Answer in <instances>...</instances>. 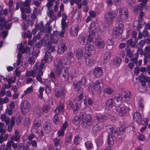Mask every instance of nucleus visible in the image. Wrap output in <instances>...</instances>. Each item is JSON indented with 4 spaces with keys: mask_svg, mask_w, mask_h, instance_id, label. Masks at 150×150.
Wrapping results in <instances>:
<instances>
[{
    "mask_svg": "<svg viewBox=\"0 0 150 150\" xmlns=\"http://www.w3.org/2000/svg\"><path fill=\"white\" fill-rule=\"evenodd\" d=\"M21 136L19 133L16 129L14 132V134L12 136L6 144V146L4 150H16L15 149L18 147L17 143H15L14 141L18 142H19Z\"/></svg>",
    "mask_w": 150,
    "mask_h": 150,
    "instance_id": "1",
    "label": "nucleus"
},
{
    "mask_svg": "<svg viewBox=\"0 0 150 150\" xmlns=\"http://www.w3.org/2000/svg\"><path fill=\"white\" fill-rule=\"evenodd\" d=\"M64 34V32L63 30L59 33L57 31H54L53 33L51 34L50 37V39L49 41L50 42L58 44H61L62 42V39L61 38H57L59 35L61 38H63Z\"/></svg>",
    "mask_w": 150,
    "mask_h": 150,
    "instance_id": "2",
    "label": "nucleus"
},
{
    "mask_svg": "<svg viewBox=\"0 0 150 150\" xmlns=\"http://www.w3.org/2000/svg\"><path fill=\"white\" fill-rule=\"evenodd\" d=\"M117 11L119 14L116 18V20L118 22H120L127 19L128 18L127 10L126 8H118Z\"/></svg>",
    "mask_w": 150,
    "mask_h": 150,
    "instance_id": "3",
    "label": "nucleus"
},
{
    "mask_svg": "<svg viewBox=\"0 0 150 150\" xmlns=\"http://www.w3.org/2000/svg\"><path fill=\"white\" fill-rule=\"evenodd\" d=\"M82 116L83 125L84 127H91L92 126V121L91 115L90 114H86L85 113H81V115Z\"/></svg>",
    "mask_w": 150,
    "mask_h": 150,
    "instance_id": "4",
    "label": "nucleus"
},
{
    "mask_svg": "<svg viewBox=\"0 0 150 150\" xmlns=\"http://www.w3.org/2000/svg\"><path fill=\"white\" fill-rule=\"evenodd\" d=\"M116 14L115 11H108L106 12L104 16V19L106 23L108 24H112L113 22Z\"/></svg>",
    "mask_w": 150,
    "mask_h": 150,
    "instance_id": "5",
    "label": "nucleus"
},
{
    "mask_svg": "<svg viewBox=\"0 0 150 150\" xmlns=\"http://www.w3.org/2000/svg\"><path fill=\"white\" fill-rule=\"evenodd\" d=\"M54 62L55 68V71L57 76L59 77L61 74L63 67L62 61L60 59L58 58L55 59Z\"/></svg>",
    "mask_w": 150,
    "mask_h": 150,
    "instance_id": "6",
    "label": "nucleus"
},
{
    "mask_svg": "<svg viewBox=\"0 0 150 150\" xmlns=\"http://www.w3.org/2000/svg\"><path fill=\"white\" fill-rule=\"evenodd\" d=\"M97 31V29L96 27L94 26V25L91 23L89 27V34L88 36V38L90 42L93 40V38L95 37Z\"/></svg>",
    "mask_w": 150,
    "mask_h": 150,
    "instance_id": "7",
    "label": "nucleus"
},
{
    "mask_svg": "<svg viewBox=\"0 0 150 150\" xmlns=\"http://www.w3.org/2000/svg\"><path fill=\"white\" fill-rule=\"evenodd\" d=\"M22 112L24 114L27 113L30 109V106L29 102L24 100L21 105Z\"/></svg>",
    "mask_w": 150,
    "mask_h": 150,
    "instance_id": "8",
    "label": "nucleus"
},
{
    "mask_svg": "<svg viewBox=\"0 0 150 150\" xmlns=\"http://www.w3.org/2000/svg\"><path fill=\"white\" fill-rule=\"evenodd\" d=\"M62 76L64 80L66 81H68L69 80H72L73 77L70 73H69L67 69H64V71H62Z\"/></svg>",
    "mask_w": 150,
    "mask_h": 150,
    "instance_id": "9",
    "label": "nucleus"
},
{
    "mask_svg": "<svg viewBox=\"0 0 150 150\" xmlns=\"http://www.w3.org/2000/svg\"><path fill=\"white\" fill-rule=\"evenodd\" d=\"M103 87V82L101 79L96 81L93 86V88L98 92H100L101 89Z\"/></svg>",
    "mask_w": 150,
    "mask_h": 150,
    "instance_id": "10",
    "label": "nucleus"
},
{
    "mask_svg": "<svg viewBox=\"0 0 150 150\" xmlns=\"http://www.w3.org/2000/svg\"><path fill=\"white\" fill-rule=\"evenodd\" d=\"M66 91L64 88L63 87L61 89L60 91L59 89L56 88L54 91V95L57 98H59L61 96L62 98H64L65 96Z\"/></svg>",
    "mask_w": 150,
    "mask_h": 150,
    "instance_id": "11",
    "label": "nucleus"
},
{
    "mask_svg": "<svg viewBox=\"0 0 150 150\" xmlns=\"http://www.w3.org/2000/svg\"><path fill=\"white\" fill-rule=\"evenodd\" d=\"M79 29V25L77 24L75 25L71 28L69 33L72 37H75L77 35Z\"/></svg>",
    "mask_w": 150,
    "mask_h": 150,
    "instance_id": "12",
    "label": "nucleus"
},
{
    "mask_svg": "<svg viewBox=\"0 0 150 150\" xmlns=\"http://www.w3.org/2000/svg\"><path fill=\"white\" fill-rule=\"evenodd\" d=\"M74 84V87L78 93H81L80 95L78 97V100L80 101L82 98L83 97V91L82 89L81 88L80 86L79 85V83H76Z\"/></svg>",
    "mask_w": 150,
    "mask_h": 150,
    "instance_id": "13",
    "label": "nucleus"
},
{
    "mask_svg": "<svg viewBox=\"0 0 150 150\" xmlns=\"http://www.w3.org/2000/svg\"><path fill=\"white\" fill-rule=\"evenodd\" d=\"M78 40L81 44L85 45L87 44V35L84 33L81 34L78 37Z\"/></svg>",
    "mask_w": 150,
    "mask_h": 150,
    "instance_id": "14",
    "label": "nucleus"
},
{
    "mask_svg": "<svg viewBox=\"0 0 150 150\" xmlns=\"http://www.w3.org/2000/svg\"><path fill=\"white\" fill-rule=\"evenodd\" d=\"M95 44L96 46L99 48H103L105 46V43L104 41L100 38L97 37L96 38Z\"/></svg>",
    "mask_w": 150,
    "mask_h": 150,
    "instance_id": "15",
    "label": "nucleus"
},
{
    "mask_svg": "<svg viewBox=\"0 0 150 150\" xmlns=\"http://www.w3.org/2000/svg\"><path fill=\"white\" fill-rule=\"evenodd\" d=\"M122 96V99L126 103L128 102L131 97L130 92L128 91L123 92Z\"/></svg>",
    "mask_w": 150,
    "mask_h": 150,
    "instance_id": "16",
    "label": "nucleus"
},
{
    "mask_svg": "<svg viewBox=\"0 0 150 150\" xmlns=\"http://www.w3.org/2000/svg\"><path fill=\"white\" fill-rule=\"evenodd\" d=\"M107 131L109 133V135L112 136V137H117L118 136V133L117 129L112 128V126H110L107 129Z\"/></svg>",
    "mask_w": 150,
    "mask_h": 150,
    "instance_id": "17",
    "label": "nucleus"
},
{
    "mask_svg": "<svg viewBox=\"0 0 150 150\" xmlns=\"http://www.w3.org/2000/svg\"><path fill=\"white\" fill-rule=\"evenodd\" d=\"M48 35H46L45 38L40 40L39 42H37L36 44V46L38 48H40L42 47L45 46L46 44V39L48 38Z\"/></svg>",
    "mask_w": 150,
    "mask_h": 150,
    "instance_id": "18",
    "label": "nucleus"
},
{
    "mask_svg": "<svg viewBox=\"0 0 150 150\" xmlns=\"http://www.w3.org/2000/svg\"><path fill=\"white\" fill-rule=\"evenodd\" d=\"M94 76L97 77H100L103 74V70L100 67L95 68L93 71Z\"/></svg>",
    "mask_w": 150,
    "mask_h": 150,
    "instance_id": "19",
    "label": "nucleus"
},
{
    "mask_svg": "<svg viewBox=\"0 0 150 150\" xmlns=\"http://www.w3.org/2000/svg\"><path fill=\"white\" fill-rule=\"evenodd\" d=\"M123 32L122 29H120L118 27H115L114 28L112 32V36L113 38H116L118 35Z\"/></svg>",
    "mask_w": 150,
    "mask_h": 150,
    "instance_id": "20",
    "label": "nucleus"
},
{
    "mask_svg": "<svg viewBox=\"0 0 150 150\" xmlns=\"http://www.w3.org/2000/svg\"><path fill=\"white\" fill-rule=\"evenodd\" d=\"M149 34L148 31L146 29H144L142 32L139 31L138 34L137 39H141L142 37L146 38L149 37Z\"/></svg>",
    "mask_w": 150,
    "mask_h": 150,
    "instance_id": "21",
    "label": "nucleus"
},
{
    "mask_svg": "<svg viewBox=\"0 0 150 150\" xmlns=\"http://www.w3.org/2000/svg\"><path fill=\"white\" fill-rule=\"evenodd\" d=\"M146 2H142L138 6V7L135 6L134 8V12L136 14H138V11H141L143 10V8L145 6Z\"/></svg>",
    "mask_w": 150,
    "mask_h": 150,
    "instance_id": "22",
    "label": "nucleus"
},
{
    "mask_svg": "<svg viewBox=\"0 0 150 150\" xmlns=\"http://www.w3.org/2000/svg\"><path fill=\"white\" fill-rule=\"evenodd\" d=\"M113 99V101L116 104V106H118L122 103V100L120 95L119 94H116L115 98Z\"/></svg>",
    "mask_w": 150,
    "mask_h": 150,
    "instance_id": "23",
    "label": "nucleus"
},
{
    "mask_svg": "<svg viewBox=\"0 0 150 150\" xmlns=\"http://www.w3.org/2000/svg\"><path fill=\"white\" fill-rule=\"evenodd\" d=\"M137 42V40L136 39L135 41H133L132 39L131 38L126 41V43L127 45L130 46L131 47L136 48V43Z\"/></svg>",
    "mask_w": 150,
    "mask_h": 150,
    "instance_id": "24",
    "label": "nucleus"
},
{
    "mask_svg": "<svg viewBox=\"0 0 150 150\" xmlns=\"http://www.w3.org/2000/svg\"><path fill=\"white\" fill-rule=\"evenodd\" d=\"M134 120L138 123L140 122L142 120V115L139 112H136L133 114Z\"/></svg>",
    "mask_w": 150,
    "mask_h": 150,
    "instance_id": "25",
    "label": "nucleus"
},
{
    "mask_svg": "<svg viewBox=\"0 0 150 150\" xmlns=\"http://www.w3.org/2000/svg\"><path fill=\"white\" fill-rule=\"evenodd\" d=\"M43 129L46 133L50 132L51 129V124L49 122H45L43 124Z\"/></svg>",
    "mask_w": 150,
    "mask_h": 150,
    "instance_id": "26",
    "label": "nucleus"
},
{
    "mask_svg": "<svg viewBox=\"0 0 150 150\" xmlns=\"http://www.w3.org/2000/svg\"><path fill=\"white\" fill-rule=\"evenodd\" d=\"M76 56L79 60L82 59L83 57V51L82 49H79L76 50Z\"/></svg>",
    "mask_w": 150,
    "mask_h": 150,
    "instance_id": "27",
    "label": "nucleus"
},
{
    "mask_svg": "<svg viewBox=\"0 0 150 150\" xmlns=\"http://www.w3.org/2000/svg\"><path fill=\"white\" fill-rule=\"evenodd\" d=\"M0 119L2 121L5 122L6 125H9L10 118L9 117L7 116L6 114H4L1 115V116Z\"/></svg>",
    "mask_w": 150,
    "mask_h": 150,
    "instance_id": "28",
    "label": "nucleus"
},
{
    "mask_svg": "<svg viewBox=\"0 0 150 150\" xmlns=\"http://www.w3.org/2000/svg\"><path fill=\"white\" fill-rule=\"evenodd\" d=\"M67 47L64 43H62L61 44L59 47L58 49V53L62 54L67 50Z\"/></svg>",
    "mask_w": 150,
    "mask_h": 150,
    "instance_id": "29",
    "label": "nucleus"
},
{
    "mask_svg": "<svg viewBox=\"0 0 150 150\" xmlns=\"http://www.w3.org/2000/svg\"><path fill=\"white\" fill-rule=\"evenodd\" d=\"M43 60L46 63L47 62H51L52 60V57L50 53L48 52H47L45 54V55L43 58Z\"/></svg>",
    "mask_w": 150,
    "mask_h": 150,
    "instance_id": "30",
    "label": "nucleus"
},
{
    "mask_svg": "<svg viewBox=\"0 0 150 150\" xmlns=\"http://www.w3.org/2000/svg\"><path fill=\"white\" fill-rule=\"evenodd\" d=\"M64 108V105L62 103H61L59 106L57 107L54 111L55 114L58 115L61 111H63Z\"/></svg>",
    "mask_w": 150,
    "mask_h": 150,
    "instance_id": "31",
    "label": "nucleus"
},
{
    "mask_svg": "<svg viewBox=\"0 0 150 150\" xmlns=\"http://www.w3.org/2000/svg\"><path fill=\"white\" fill-rule=\"evenodd\" d=\"M49 12L47 13V16L49 17L52 20L51 22L53 21L56 20L57 19V17L54 14V12L52 10H48Z\"/></svg>",
    "mask_w": 150,
    "mask_h": 150,
    "instance_id": "32",
    "label": "nucleus"
},
{
    "mask_svg": "<svg viewBox=\"0 0 150 150\" xmlns=\"http://www.w3.org/2000/svg\"><path fill=\"white\" fill-rule=\"evenodd\" d=\"M116 109L119 115L121 116H124V114L125 113L126 111L124 107L116 106Z\"/></svg>",
    "mask_w": 150,
    "mask_h": 150,
    "instance_id": "33",
    "label": "nucleus"
},
{
    "mask_svg": "<svg viewBox=\"0 0 150 150\" xmlns=\"http://www.w3.org/2000/svg\"><path fill=\"white\" fill-rule=\"evenodd\" d=\"M87 51L88 52H86L88 55L94 54L95 52V47L92 44H90L87 47Z\"/></svg>",
    "mask_w": 150,
    "mask_h": 150,
    "instance_id": "34",
    "label": "nucleus"
},
{
    "mask_svg": "<svg viewBox=\"0 0 150 150\" xmlns=\"http://www.w3.org/2000/svg\"><path fill=\"white\" fill-rule=\"evenodd\" d=\"M81 113L75 117L74 119L73 120V122L76 125H79L80 122L81 120H82V116H81Z\"/></svg>",
    "mask_w": 150,
    "mask_h": 150,
    "instance_id": "35",
    "label": "nucleus"
},
{
    "mask_svg": "<svg viewBox=\"0 0 150 150\" xmlns=\"http://www.w3.org/2000/svg\"><path fill=\"white\" fill-rule=\"evenodd\" d=\"M111 56L110 53L109 52H107L105 53L103 56V62L106 63L110 59Z\"/></svg>",
    "mask_w": 150,
    "mask_h": 150,
    "instance_id": "36",
    "label": "nucleus"
},
{
    "mask_svg": "<svg viewBox=\"0 0 150 150\" xmlns=\"http://www.w3.org/2000/svg\"><path fill=\"white\" fill-rule=\"evenodd\" d=\"M36 72L34 70L30 71L27 70L26 73V75L27 77L32 76L33 77H35L36 76Z\"/></svg>",
    "mask_w": 150,
    "mask_h": 150,
    "instance_id": "37",
    "label": "nucleus"
},
{
    "mask_svg": "<svg viewBox=\"0 0 150 150\" xmlns=\"http://www.w3.org/2000/svg\"><path fill=\"white\" fill-rule=\"evenodd\" d=\"M36 28L39 30L41 32H44L45 31V28L43 26V22H40L39 24L36 26Z\"/></svg>",
    "mask_w": 150,
    "mask_h": 150,
    "instance_id": "38",
    "label": "nucleus"
},
{
    "mask_svg": "<svg viewBox=\"0 0 150 150\" xmlns=\"http://www.w3.org/2000/svg\"><path fill=\"white\" fill-rule=\"evenodd\" d=\"M121 61V59L120 57H116L114 59L113 64L114 65L118 66L120 64Z\"/></svg>",
    "mask_w": 150,
    "mask_h": 150,
    "instance_id": "39",
    "label": "nucleus"
},
{
    "mask_svg": "<svg viewBox=\"0 0 150 150\" xmlns=\"http://www.w3.org/2000/svg\"><path fill=\"white\" fill-rule=\"evenodd\" d=\"M108 118L107 116L105 115H100L96 116V119L100 122H102L107 120Z\"/></svg>",
    "mask_w": 150,
    "mask_h": 150,
    "instance_id": "40",
    "label": "nucleus"
},
{
    "mask_svg": "<svg viewBox=\"0 0 150 150\" xmlns=\"http://www.w3.org/2000/svg\"><path fill=\"white\" fill-rule=\"evenodd\" d=\"M144 56L148 57H150V47L148 46H146L144 49Z\"/></svg>",
    "mask_w": 150,
    "mask_h": 150,
    "instance_id": "41",
    "label": "nucleus"
},
{
    "mask_svg": "<svg viewBox=\"0 0 150 150\" xmlns=\"http://www.w3.org/2000/svg\"><path fill=\"white\" fill-rule=\"evenodd\" d=\"M95 61L93 59H90L86 58V65L90 67L93 66L95 63Z\"/></svg>",
    "mask_w": 150,
    "mask_h": 150,
    "instance_id": "42",
    "label": "nucleus"
},
{
    "mask_svg": "<svg viewBox=\"0 0 150 150\" xmlns=\"http://www.w3.org/2000/svg\"><path fill=\"white\" fill-rule=\"evenodd\" d=\"M52 121L56 125H58L59 123V120L58 115L55 114L53 117Z\"/></svg>",
    "mask_w": 150,
    "mask_h": 150,
    "instance_id": "43",
    "label": "nucleus"
},
{
    "mask_svg": "<svg viewBox=\"0 0 150 150\" xmlns=\"http://www.w3.org/2000/svg\"><path fill=\"white\" fill-rule=\"evenodd\" d=\"M41 124V121L38 119L35 120L34 122V127L35 128H38L40 127Z\"/></svg>",
    "mask_w": 150,
    "mask_h": 150,
    "instance_id": "44",
    "label": "nucleus"
},
{
    "mask_svg": "<svg viewBox=\"0 0 150 150\" xmlns=\"http://www.w3.org/2000/svg\"><path fill=\"white\" fill-rule=\"evenodd\" d=\"M113 99H109L107 101L106 105L108 108H111L113 106Z\"/></svg>",
    "mask_w": 150,
    "mask_h": 150,
    "instance_id": "45",
    "label": "nucleus"
},
{
    "mask_svg": "<svg viewBox=\"0 0 150 150\" xmlns=\"http://www.w3.org/2000/svg\"><path fill=\"white\" fill-rule=\"evenodd\" d=\"M138 53H135L131 57V60H132L134 64H137V59L138 57Z\"/></svg>",
    "mask_w": 150,
    "mask_h": 150,
    "instance_id": "46",
    "label": "nucleus"
},
{
    "mask_svg": "<svg viewBox=\"0 0 150 150\" xmlns=\"http://www.w3.org/2000/svg\"><path fill=\"white\" fill-rule=\"evenodd\" d=\"M50 110V108L49 105H44L43 106L42 108V111L45 113L48 112Z\"/></svg>",
    "mask_w": 150,
    "mask_h": 150,
    "instance_id": "47",
    "label": "nucleus"
},
{
    "mask_svg": "<svg viewBox=\"0 0 150 150\" xmlns=\"http://www.w3.org/2000/svg\"><path fill=\"white\" fill-rule=\"evenodd\" d=\"M113 137L112 136L109 135L108 140V144L110 145V146H112L114 144Z\"/></svg>",
    "mask_w": 150,
    "mask_h": 150,
    "instance_id": "48",
    "label": "nucleus"
},
{
    "mask_svg": "<svg viewBox=\"0 0 150 150\" xmlns=\"http://www.w3.org/2000/svg\"><path fill=\"white\" fill-rule=\"evenodd\" d=\"M63 61L64 62V64L67 66H65V67H69L70 65V60L67 57H65L63 59Z\"/></svg>",
    "mask_w": 150,
    "mask_h": 150,
    "instance_id": "49",
    "label": "nucleus"
},
{
    "mask_svg": "<svg viewBox=\"0 0 150 150\" xmlns=\"http://www.w3.org/2000/svg\"><path fill=\"white\" fill-rule=\"evenodd\" d=\"M20 9L21 12V18L23 20L26 21L27 16L25 13L24 11V8L21 7Z\"/></svg>",
    "mask_w": 150,
    "mask_h": 150,
    "instance_id": "50",
    "label": "nucleus"
},
{
    "mask_svg": "<svg viewBox=\"0 0 150 150\" xmlns=\"http://www.w3.org/2000/svg\"><path fill=\"white\" fill-rule=\"evenodd\" d=\"M5 21V19L4 17L0 16V30L3 28Z\"/></svg>",
    "mask_w": 150,
    "mask_h": 150,
    "instance_id": "51",
    "label": "nucleus"
},
{
    "mask_svg": "<svg viewBox=\"0 0 150 150\" xmlns=\"http://www.w3.org/2000/svg\"><path fill=\"white\" fill-rule=\"evenodd\" d=\"M104 91L108 94H111L113 93L114 90L111 88L109 87L106 88L104 89Z\"/></svg>",
    "mask_w": 150,
    "mask_h": 150,
    "instance_id": "52",
    "label": "nucleus"
},
{
    "mask_svg": "<svg viewBox=\"0 0 150 150\" xmlns=\"http://www.w3.org/2000/svg\"><path fill=\"white\" fill-rule=\"evenodd\" d=\"M30 1H25L24 2H21V6L24 7H26L28 8L30 7Z\"/></svg>",
    "mask_w": 150,
    "mask_h": 150,
    "instance_id": "53",
    "label": "nucleus"
},
{
    "mask_svg": "<svg viewBox=\"0 0 150 150\" xmlns=\"http://www.w3.org/2000/svg\"><path fill=\"white\" fill-rule=\"evenodd\" d=\"M17 57L18 59L16 61V64L17 65H18L21 64V59L22 58V55L20 53H18L17 55Z\"/></svg>",
    "mask_w": 150,
    "mask_h": 150,
    "instance_id": "54",
    "label": "nucleus"
},
{
    "mask_svg": "<svg viewBox=\"0 0 150 150\" xmlns=\"http://www.w3.org/2000/svg\"><path fill=\"white\" fill-rule=\"evenodd\" d=\"M5 125L1 122H0V132L1 134H4L5 133L6 131L4 129Z\"/></svg>",
    "mask_w": 150,
    "mask_h": 150,
    "instance_id": "55",
    "label": "nucleus"
},
{
    "mask_svg": "<svg viewBox=\"0 0 150 150\" xmlns=\"http://www.w3.org/2000/svg\"><path fill=\"white\" fill-rule=\"evenodd\" d=\"M103 136H101L99 140L98 141V144H97V147H96L94 149H93V150H98V146H100L102 145L103 144Z\"/></svg>",
    "mask_w": 150,
    "mask_h": 150,
    "instance_id": "56",
    "label": "nucleus"
},
{
    "mask_svg": "<svg viewBox=\"0 0 150 150\" xmlns=\"http://www.w3.org/2000/svg\"><path fill=\"white\" fill-rule=\"evenodd\" d=\"M54 1H50L47 4L46 6L48 10H50L51 7L54 4L55 2Z\"/></svg>",
    "mask_w": 150,
    "mask_h": 150,
    "instance_id": "57",
    "label": "nucleus"
},
{
    "mask_svg": "<svg viewBox=\"0 0 150 150\" xmlns=\"http://www.w3.org/2000/svg\"><path fill=\"white\" fill-rule=\"evenodd\" d=\"M85 144L87 149H91L93 146L91 142L87 141L85 142Z\"/></svg>",
    "mask_w": 150,
    "mask_h": 150,
    "instance_id": "58",
    "label": "nucleus"
},
{
    "mask_svg": "<svg viewBox=\"0 0 150 150\" xmlns=\"http://www.w3.org/2000/svg\"><path fill=\"white\" fill-rule=\"evenodd\" d=\"M16 80V77L15 76H13L12 77H11L8 79V84H11L12 83H14Z\"/></svg>",
    "mask_w": 150,
    "mask_h": 150,
    "instance_id": "59",
    "label": "nucleus"
},
{
    "mask_svg": "<svg viewBox=\"0 0 150 150\" xmlns=\"http://www.w3.org/2000/svg\"><path fill=\"white\" fill-rule=\"evenodd\" d=\"M9 98L6 97L3 99L0 97V104H2L4 103H8L9 101Z\"/></svg>",
    "mask_w": 150,
    "mask_h": 150,
    "instance_id": "60",
    "label": "nucleus"
},
{
    "mask_svg": "<svg viewBox=\"0 0 150 150\" xmlns=\"http://www.w3.org/2000/svg\"><path fill=\"white\" fill-rule=\"evenodd\" d=\"M50 23L48 22L47 23L46 25V32L50 33L52 30L50 26Z\"/></svg>",
    "mask_w": 150,
    "mask_h": 150,
    "instance_id": "61",
    "label": "nucleus"
},
{
    "mask_svg": "<svg viewBox=\"0 0 150 150\" xmlns=\"http://www.w3.org/2000/svg\"><path fill=\"white\" fill-rule=\"evenodd\" d=\"M33 90V87L31 86L30 87L28 88L26 90L24 91V93L25 95L29 93H30L32 92Z\"/></svg>",
    "mask_w": 150,
    "mask_h": 150,
    "instance_id": "62",
    "label": "nucleus"
},
{
    "mask_svg": "<svg viewBox=\"0 0 150 150\" xmlns=\"http://www.w3.org/2000/svg\"><path fill=\"white\" fill-rule=\"evenodd\" d=\"M34 112L38 115V116H40L41 115V110L39 107H36L34 109Z\"/></svg>",
    "mask_w": 150,
    "mask_h": 150,
    "instance_id": "63",
    "label": "nucleus"
},
{
    "mask_svg": "<svg viewBox=\"0 0 150 150\" xmlns=\"http://www.w3.org/2000/svg\"><path fill=\"white\" fill-rule=\"evenodd\" d=\"M141 78H143L144 79V80L147 82H150V77H147L143 75V74H141L140 76H139Z\"/></svg>",
    "mask_w": 150,
    "mask_h": 150,
    "instance_id": "64",
    "label": "nucleus"
}]
</instances>
